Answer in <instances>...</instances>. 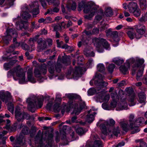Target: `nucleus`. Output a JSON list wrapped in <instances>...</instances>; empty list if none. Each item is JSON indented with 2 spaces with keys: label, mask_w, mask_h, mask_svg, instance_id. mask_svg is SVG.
I'll return each mask as SVG.
<instances>
[{
  "label": "nucleus",
  "mask_w": 147,
  "mask_h": 147,
  "mask_svg": "<svg viewBox=\"0 0 147 147\" xmlns=\"http://www.w3.org/2000/svg\"><path fill=\"white\" fill-rule=\"evenodd\" d=\"M57 47L58 48H61L62 45L63 44V42L62 41H59V39L56 40Z\"/></svg>",
  "instance_id": "nucleus-63"
},
{
  "label": "nucleus",
  "mask_w": 147,
  "mask_h": 147,
  "mask_svg": "<svg viewBox=\"0 0 147 147\" xmlns=\"http://www.w3.org/2000/svg\"><path fill=\"white\" fill-rule=\"evenodd\" d=\"M115 65L114 64L111 63L109 64L106 67L108 71L110 73H112L115 67Z\"/></svg>",
  "instance_id": "nucleus-36"
},
{
  "label": "nucleus",
  "mask_w": 147,
  "mask_h": 147,
  "mask_svg": "<svg viewBox=\"0 0 147 147\" xmlns=\"http://www.w3.org/2000/svg\"><path fill=\"white\" fill-rule=\"evenodd\" d=\"M76 69L79 70L82 73V72H85L86 71L87 69L85 67H79L78 69Z\"/></svg>",
  "instance_id": "nucleus-64"
},
{
  "label": "nucleus",
  "mask_w": 147,
  "mask_h": 147,
  "mask_svg": "<svg viewBox=\"0 0 147 147\" xmlns=\"http://www.w3.org/2000/svg\"><path fill=\"white\" fill-rule=\"evenodd\" d=\"M92 42L98 52L102 53L104 51L103 47L108 50L111 49L110 45L103 38H94L92 39Z\"/></svg>",
  "instance_id": "nucleus-3"
},
{
  "label": "nucleus",
  "mask_w": 147,
  "mask_h": 147,
  "mask_svg": "<svg viewBox=\"0 0 147 147\" xmlns=\"http://www.w3.org/2000/svg\"><path fill=\"white\" fill-rule=\"evenodd\" d=\"M144 76L142 75V74H137L136 76V79L138 81L142 80L144 82Z\"/></svg>",
  "instance_id": "nucleus-55"
},
{
  "label": "nucleus",
  "mask_w": 147,
  "mask_h": 147,
  "mask_svg": "<svg viewBox=\"0 0 147 147\" xmlns=\"http://www.w3.org/2000/svg\"><path fill=\"white\" fill-rule=\"evenodd\" d=\"M94 138L96 139L94 141V147H101V142L99 140L98 138V136L97 135H96L94 136Z\"/></svg>",
  "instance_id": "nucleus-33"
},
{
  "label": "nucleus",
  "mask_w": 147,
  "mask_h": 147,
  "mask_svg": "<svg viewBox=\"0 0 147 147\" xmlns=\"http://www.w3.org/2000/svg\"><path fill=\"white\" fill-rule=\"evenodd\" d=\"M32 5H30V7L31 8H32L33 7H35V8H34L33 10L32 11V12L33 14V16H36L38 14L39 12V11L38 9V2L35 1L33 3H32Z\"/></svg>",
  "instance_id": "nucleus-25"
},
{
  "label": "nucleus",
  "mask_w": 147,
  "mask_h": 147,
  "mask_svg": "<svg viewBox=\"0 0 147 147\" xmlns=\"http://www.w3.org/2000/svg\"><path fill=\"white\" fill-rule=\"evenodd\" d=\"M104 76L102 74H96L95 77L93 80H94L95 84L100 87H103L106 86L108 84L107 82L103 81Z\"/></svg>",
  "instance_id": "nucleus-6"
},
{
  "label": "nucleus",
  "mask_w": 147,
  "mask_h": 147,
  "mask_svg": "<svg viewBox=\"0 0 147 147\" xmlns=\"http://www.w3.org/2000/svg\"><path fill=\"white\" fill-rule=\"evenodd\" d=\"M21 46L24 50L29 51L30 52L32 51V49L30 50L29 46L24 42H23L21 43Z\"/></svg>",
  "instance_id": "nucleus-43"
},
{
  "label": "nucleus",
  "mask_w": 147,
  "mask_h": 147,
  "mask_svg": "<svg viewBox=\"0 0 147 147\" xmlns=\"http://www.w3.org/2000/svg\"><path fill=\"white\" fill-rule=\"evenodd\" d=\"M76 132L79 135H82L84 134L86 131L82 128L79 127L76 130Z\"/></svg>",
  "instance_id": "nucleus-48"
},
{
  "label": "nucleus",
  "mask_w": 147,
  "mask_h": 147,
  "mask_svg": "<svg viewBox=\"0 0 147 147\" xmlns=\"http://www.w3.org/2000/svg\"><path fill=\"white\" fill-rule=\"evenodd\" d=\"M122 94L123 96L121 98V102L118 105L116 109L117 111H120L123 109H127V105L125 101L126 100L124 94V92L122 90H120L119 91V95Z\"/></svg>",
  "instance_id": "nucleus-7"
},
{
  "label": "nucleus",
  "mask_w": 147,
  "mask_h": 147,
  "mask_svg": "<svg viewBox=\"0 0 147 147\" xmlns=\"http://www.w3.org/2000/svg\"><path fill=\"white\" fill-rule=\"evenodd\" d=\"M23 69L22 68L20 65H18L13 69L9 71L10 74H14V73H18L23 71Z\"/></svg>",
  "instance_id": "nucleus-28"
},
{
  "label": "nucleus",
  "mask_w": 147,
  "mask_h": 147,
  "mask_svg": "<svg viewBox=\"0 0 147 147\" xmlns=\"http://www.w3.org/2000/svg\"><path fill=\"white\" fill-rule=\"evenodd\" d=\"M120 124L123 129L125 131L131 129L134 130V128L133 127H131L130 124H128V121L125 119L121 120Z\"/></svg>",
  "instance_id": "nucleus-14"
},
{
  "label": "nucleus",
  "mask_w": 147,
  "mask_h": 147,
  "mask_svg": "<svg viewBox=\"0 0 147 147\" xmlns=\"http://www.w3.org/2000/svg\"><path fill=\"white\" fill-rule=\"evenodd\" d=\"M97 70L100 73H104L105 70L104 65L102 63H99L97 66Z\"/></svg>",
  "instance_id": "nucleus-34"
},
{
  "label": "nucleus",
  "mask_w": 147,
  "mask_h": 147,
  "mask_svg": "<svg viewBox=\"0 0 147 147\" xmlns=\"http://www.w3.org/2000/svg\"><path fill=\"white\" fill-rule=\"evenodd\" d=\"M3 66L4 69L6 70H9L11 67L9 62L4 63Z\"/></svg>",
  "instance_id": "nucleus-62"
},
{
  "label": "nucleus",
  "mask_w": 147,
  "mask_h": 147,
  "mask_svg": "<svg viewBox=\"0 0 147 147\" xmlns=\"http://www.w3.org/2000/svg\"><path fill=\"white\" fill-rule=\"evenodd\" d=\"M88 94L89 95H92L94 94L96 92V90L94 88H90L88 91Z\"/></svg>",
  "instance_id": "nucleus-56"
},
{
  "label": "nucleus",
  "mask_w": 147,
  "mask_h": 147,
  "mask_svg": "<svg viewBox=\"0 0 147 147\" xmlns=\"http://www.w3.org/2000/svg\"><path fill=\"white\" fill-rule=\"evenodd\" d=\"M49 74V77L50 79H52L54 78H56L57 79L59 80H62L64 78L63 74Z\"/></svg>",
  "instance_id": "nucleus-32"
},
{
  "label": "nucleus",
  "mask_w": 147,
  "mask_h": 147,
  "mask_svg": "<svg viewBox=\"0 0 147 147\" xmlns=\"http://www.w3.org/2000/svg\"><path fill=\"white\" fill-rule=\"evenodd\" d=\"M136 31L137 32V35H136V39H139L142 37V35L145 32V26L141 24H139L135 26Z\"/></svg>",
  "instance_id": "nucleus-11"
},
{
  "label": "nucleus",
  "mask_w": 147,
  "mask_h": 147,
  "mask_svg": "<svg viewBox=\"0 0 147 147\" xmlns=\"http://www.w3.org/2000/svg\"><path fill=\"white\" fill-rule=\"evenodd\" d=\"M59 9L57 7H55L53 9H50L48 10L47 12L45 13V15H46L47 13H49L50 14H53V12H58L59 11Z\"/></svg>",
  "instance_id": "nucleus-39"
},
{
  "label": "nucleus",
  "mask_w": 147,
  "mask_h": 147,
  "mask_svg": "<svg viewBox=\"0 0 147 147\" xmlns=\"http://www.w3.org/2000/svg\"><path fill=\"white\" fill-rule=\"evenodd\" d=\"M18 37L17 32L14 28H8L6 30L5 35L3 38L4 42L8 45L11 40V37H13V43L17 42L16 37Z\"/></svg>",
  "instance_id": "nucleus-4"
},
{
  "label": "nucleus",
  "mask_w": 147,
  "mask_h": 147,
  "mask_svg": "<svg viewBox=\"0 0 147 147\" xmlns=\"http://www.w3.org/2000/svg\"><path fill=\"white\" fill-rule=\"evenodd\" d=\"M134 115L133 114H130L129 117V121L131 127H133L134 128V130H133L131 132V134H134L140 131V129L138 127H136L135 125L136 120L134 119Z\"/></svg>",
  "instance_id": "nucleus-10"
},
{
  "label": "nucleus",
  "mask_w": 147,
  "mask_h": 147,
  "mask_svg": "<svg viewBox=\"0 0 147 147\" xmlns=\"http://www.w3.org/2000/svg\"><path fill=\"white\" fill-rule=\"evenodd\" d=\"M79 98V102L74 104V109L73 113L75 115H78L81 112L82 109L84 108L85 106V102L82 101L80 96H78Z\"/></svg>",
  "instance_id": "nucleus-5"
},
{
  "label": "nucleus",
  "mask_w": 147,
  "mask_h": 147,
  "mask_svg": "<svg viewBox=\"0 0 147 147\" xmlns=\"http://www.w3.org/2000/svg\"><path fill=\"white\" fill-rule=\"evenodd\" d=\"M61 57L59 56L58 57L57 63L55 65V69L58 72L61 70L62 66L60 64V61L61 60Z\"/></svg>",
  "instance_id": "nucleus-35"
},
{
  "label": "nucleus",
  "mask_w": 147,
  "mask_h": 147,
  "mask_svg": "<svg viewBox=\"0 0 147 147\" xmlns=\"http://www.w3.org/2000/svg\"><path fill=\"white\" fill-rule=\"evenodd\" d=\"M140 5L141 7H146V0H139Z\"/></svg>",
  "instance_id": "nucleus-58"
},
{
  "label": "nucleus",
  "mask_w": 147,
  "mask_h": 147,
  "mask_svg": "<svg viewBox=\"0 0 147 147\" xmlns=\"http://www.w3.org/2000/svg\"><path fill=\"white\" fill-rule=\"evenodd\" d=\"M105 32L107 35H111V37L113 38L115 42H117L119 41V39L117 32L116 31L112 32L110 31V29H109L108 30H106Z\"/></svg>",
  "instance_id": "nucleus-17"
},
{
  "label": "nucleus",
  "mask_w": 147,
  "mask_h": 147,
  "mask_svg": "<svg viewBox=\"0 0 147 147\" xmlns=\"http://www.w3.org/2000/svg\"><path fill=\"white\" fill-rule=\"evenodd\" d=\"M111 98H112L113 100H119V97L117 95V94L116 92L112 93L111 94Z\"/></svg>",
  "instance_id": "nucleus-50"
},
{
  "label": "nucleus",
  "mask_w": 147,
  "mask_h": 147,
  "mask_svg": "<svg viewBox=\"0 0 147 147\" xmlns=\"http://www.w3.org/2000/svg\"><path fill=\"white\" fill-rule=\"evenodd\" d=\"M113 62L117 65H120L124 62L123 60L119 57L114 58L113 59Z\"/></svg>",
  "instance_id": "nucleus-37"
},
{
  "label": "nucleus",
  "mask_w": 147,
  "mask_h": 147,
  "mask_svg": "<svg viewBox=\"0 0 147 147\" xmlns=\"http://www.w3.org/2000/svg\"><path fill=\"white\" fill-rule=\"evenodd\" d=\"M95 5L94 3H91L89 5H86L84 1H82L79 3L78 10L81 11L83 8H84V12L85 13H88L90 11L92 5Z\"/></svg>",
  "instance_id": "nucleus-9"
},
{
  "label": "nucleus",
  "mask_w": 147,
  "mask_h": 147,
  "mask_svg": "<svg viewBox=\"0 0 147 147\" xmlns=\"http://www.w3.org/2000/svg\"><path fill=\"white\" fill-rule=\"evenodd\" d=\"M92 111L91 109L88 112V113L86 115V121L88 123H91L94 120V115H95L96 113L95 112H93L92 114H90V113Z\"/></svg>",
  "instance_id": "nucleus-24"
},
{
  "label": "nucleus",
  "mask_w": 147,
  "mask_h": 147,
  "mask_svg": "<svg viewBox=\"0 0 147 147\" xmlns=\"http://www.w3.org/2000/svg\"><path fill=\"white\" fill-rule=\"evenodd\" d=\"M61 140H62L63 142H65L63 144V145H66L68 144V142H69L68 141L67 138L66 137L65 133V132L63 134Z\"/></svg>",
  "instance_id": "nucleus-46"
},
{
  "label": "nucleus",
  "mask_w": 147,
  "mask_h": 147,
  "mask_svg": "<svg viewBox=\"0 0 147 147\" xmlns=\"http://www.w3.org/2000/svg\"><path fill=\"white\" fill-rule=\"evenodd\" d=\"M114 135L116 136H118V134L120 133L119 128L117 127L116 128H115L112 131Z\"/></svg>",
  "instance_id": "nucleus-57"
},
{
  "label": "nucleus",
  "mask_w": 147,
  "mask_h": 147,
  "mask_svg": "<svg viewBox=\"0 0 147 147\" xmlns=\"http://www.w3.org/2000/svg\"><path fill=\"white\" fill-rule=\"evenodd\" d=\"M31 16L30 14L26 11H24L22 14V17L24 19L27 20Z\"/></svg>",
  "instance_id": "nucleus-45"
},
{
  "label": "nucleus",
  "mask_w": 147,
  "mask_h": 147,
  "mask_svg": "<svg viewBox=\"0 0 147 147\" xmlns=\"http://www.w3.org/2000/svg\"><path fill=\"white\" fill-rule=\"evenodd\" d=\"M43 97L37 98L33 96L28 98L26 100L28 103V110L32 112H34L36 108H41L43 105Z\"/></svg>",
  "instance_id": "nucleus-2"
},
{
  "label": "nucleus",
  "mask_w": 147,
  "mask_h": 147,
  "mask_svg": "<svg viewBox=\"0 0 147 147\" xmlns=\"http://www.w3.org/2000/svg\"><path fill=\"white\" fill-rule=\"evenodd\" d=\"M98 7L99 6L98 5H92L91 9H90V11L88 13H90V14L88 15H84V17L86 19H90L94 16L95 13Z\"/></svg>",
  "instance_id": "nucleus-18"
},
{
  "label": "nucleus",
  "mask_w": 147,
  "mask_h": 147,
  "mask_svg": "<svg viewBox=\"0 0 147 147\" xmlns=\"http://www.w3.org/2000/svg\"><path fill=\"white\" fill-rule=\"evenodd\" d=\"M49 5H51L53 3L54 5L58 6L59 4V2L58 0H46Z\"/></svg>",
  "instance_id": "nucleus-41"
},
{
  "label": "nucleus",
  "mask_w": 147,
  "mask_h": 147,
  "mask_svg": "<svg viewBox=\"0 0 147 147\" xmlns=\"http://www.w3.org/2000/svg\"><path fill=\"white\" fill-rule=\"evenodd\" d=\"M53 135L52 133L49 134L46 140L47 144L45 146V147H52L53 140Z\"/></svg>",
  "instance_id": "nucleus-21"
},
{
  "label": "nucleus",
  "mask_w": 147,
  "mask_h": 147,
  "mask_svg": "<svg viewBox=\"0 0 147 147\" xmlns=\"http://www.w3.org/2000/svg\"><path fill=\"white\" fill-rule=\"evenodd\" d=\"M36 144H39L40 146L43 145V140L42 134L40 130H39L34 139Z\"/></svg>",
  "instance_id": "nucleus-20"
},
{
  "label": "nucleus",
  "mask_w": 147,
  "mask_h": 147,
  "mask_svg": "<svg viewBox=\"0 0 147 147\" xmlns=\"http://www.w3.org/2000/svg\"><path fill=\"white\" fill-rule=\"evenodd\" d=\"M19 127L20 129L22 128L21 131V134H23L24 135H27L28 133L29 129L26 126L23 125L22 124H20L19 125Z\"/></svg>",
  "instance_id": "nucleus-31"
},
{
  "label": "nucleus",
  "mask_w": 147,
  "mask_h": 147,
  "mask_svg": "<svg viewBox=\"0 0 147 147\" xmlns=\"http://www.w3.org/2000/svg\"><path fill=\"white\" fill-rule=\"evenodd\" d=\"M97 126H99L102 133L105 135H107V130L109 132L111 131L110 130V127H109L108 123L107 121H105L104 123L100 124V122H98L96 124Z\"/></svg>",
  "instance_id": "nucleus-13"
},
{
  "label": "nucleus",
  "mask_w": 147,
  "mask_h": 147,
  "mask_svg": "<svg viewBox=\"0 0 147 147\" xmlns=\"http://www.w3.org/2000/svg\"><path fill=\"white\" fill-rule=\"evenodd\" d=\"M84 53L87 57H94L95 54L92 51L90 52L86 49H85L84 51Z\"/></svg>",
  "instance_id": "nucleus-44"
},
{
  "label": "nucleus",
  "mask_w": 147,
  "mask_h": 147,
  "mask_svg": "<svg viewBox=\"0 0 147 147\" xmlns=\"http://www.w3.org/2000/svg\"><path fill=\"white\" fill-rule=\"evenodd\" d=\"M28 79L29 81L32 83H34L36 82V80L34 79L32 74H28Z\"/></svg>",
  "instance_id": "nucleus-49"
},
{
  "label": "nucleus",
  "mask_w": 147,
  "mask_h": 147,
  "mask_svg": "<svg viewBox=\"0 0 147 147\" xmlns=\"http://www.w3.org/2000/svg\"><path fill=\"white\" fill-rule=\"evenodd\" d=\"M128 8L130 12H133L134 10L138 8V6L136 3L131 2L128 5Z\"/></svg>",
  "instance_id": "nucleus-27"
},
{
  "label": "nucleus",
  "mask_w": 147,
  "mask_h": 147,
  "mask_svg": "<svg viewBox=\"0 0 147 147\" xmlns=\"http://www.w3.org/2000/svg\"><path fill=\"white\" fill-rule=\"evenodd\" d=\"M131 13H133L135 17H138L139 16L140 14L141 11L140 9L137 8V9L134 10V12H131Z\"/></svg>",
  "instance_id": "nucleus-52"
},
{
  "label": "nucleus",
  "mask_w": 147,
  "mask_h": 147,
  "mask_svg": "<svg viewBox=\"0 0 147 147\" xmlns=\"http://www.w3.org/2000/svg\"><path fill=\"white\" fill-rule=\"evenodd\" d=\"M93 65L94 61L93 59L92 58L89 59L88 62L86 64V67L88 68H90Z\"/></svg>",
  "instance_id": "nucleus-47"
},
{
  "label": "nucleus",
  "mask_w": 147,
  "mask_h": 147,
  "mask_svg": "<svg viewBox=\"0 0 147 147\" xmlns=\"http://www.w3.org/2000/svg\"><path fill=\"white\" fill-rule=\"evenodd\" d=\"M18 107L16 108L15 110V117L18 121H22L24 119V112H21Z\"/></svg>",
  "instance_id": "nucleus-19"
},
{
  "label": "nucleus",
  "mask_w": 147,
  "mask_h": 147,
  "mask_svg": "<svg viewBox=\"0 0 147 147\" xmlns=\"http://www.w3.org/2000/svg\"><path fill=\"white\" fill-rule=\"evenodd\" d=\"M11 94L9 92L7 91L5 92L3 90L0 91V98L3 101H5V103H7V100L11 99Z\"/></svg>",
  "instance_id": "nucleus-16"
},
{
  "label": "nucleus",
  "mask_w": 147,
  "mask_h": 147,
  "mask_svg": "<svg viewBox=\"0 0 147 147\" xmlns=\"http://www.w3.org/2000/svg\"><path fill=\"white\" fill-rule=\"evenodd\" d=\"M144 121V118L140 117L136 119L135 125L136 127H138V125H140V123H142Z\"/></svg>",
  "instance_id": "nucleus-42"
},
{
  "label": "nucleus",
  "mask_w": 147,
  "mask_h": 147,
  "mask_svg": "<svg viewBox=\"0 0 147 147\" xmlns=\"http://www.w3.org/2000/svg\"><path fill=\"white\" fill-rule=\"evenodd\" d=\"M22 141V139L20 136L17 138L16 140L15 143L13 144L14 147H19L17 145L21 144Z\"/></svg>",
  "instance_id": "nucleus-40"
},
{
  "label": "nucleus",
  "mask_w": 147,
  "mask_h": 147,
  "mask_svg": "<svg viewBox=\"0 0 147 147\" xmlns=\"http://www.w3.org/2000/svg\"><path fill=\"white\" fill-rule=\"evenodd\" d=\"M20 19V17L18 16L17 18H14L13 19V21H16V28L18 30H20L23 28L26 29L28 26V23L27 21H23L21 20L19 22Z\"/></svg>",
  "instance_id": "nucleus-8"
},
{
  "label": "nucleus",
  "mask_w": 147,
  "mask_h": 147,
  "mask_svg": "<svg viewBox=\"0 0 147 147\" xmlns=\"http://www.w3.org/2000/svg\"><path fill=\"white\" fill-rule=\"evenodd\" d=\"M41 74H35V76L37 78V80L40 82H42L43 81L44 78L42 76Z\"/></svg>",
  "instance_id": "nucleus-60"
},
{
  "label": "nucleus",
  "mask_w": 147,
  "mask_h": 147,
  "mask_svg": "<svg viewBox=\"0 0 147 147\" xmlns=\"http://www.w3.org/2000/svg\"><path fill=\"white\" fill-rule=\"evenodd\" d=\"M81 41L78 42V45L79 47H80L82 45L85 47L87 46L89 43V40L87 38H85L84 36L82 35L81 38Z\"/></svg>",
  "instance_id": "nucleus-22"
},
{
  "label": "nucleus",
  "mask_w": 147,
  "mask_h": 147,
  "mask_svg": "<svg viewBox=\"0 0 147 147\" xmlns=\"http://www.w3.org/2000/svg\"><path fill=\"white\" fill-rule=\"evenodd\" d=\"M135 98V95L133 93L129 96L128 99L129 101V105L130 106H133L135 104L134 101Z\"/></svg>",
  "instance_id": "nucleus-29"
},
{
  "label": "nucleus",
  "mask_w": 147,
  "mask_h": 147,
  "mask_svg": "<svg viewBox=\"0 0 147 147\" xmlns=\"http://www.w3.org/2000/svg\"><path fill=\"white\" fill-rule=\"evenodd\" d=\"M60 104L58 103H55V104L53 109L55 112H59L61 109V107L60 106Z\"/></svg>",
  "instance_id": "nucleus-51"
},
{
  "label": "nucleus",
  "mask_w": 147,
  "mask_h": 147,
  "mask_svg": "<svg viewBox=\"0 0 147 147\" xmlns=\"http://www.w3.org/2000/svg\"><path fill=\"white\" fill-rule=\"evenodd\" d=\"M37 42L38 45L37 50L38 52L44 50L47 48L46 41L42 38L39 39L38 40Z\"/></svg>",
  "instance_id": "nucleus-15"
},
{
  "label": "nucleus",
  "mask_w": 147,
  "mask_h": 147,
  "mask_svg": "<svg viewBox=\"0 0 147 147\" xmlns=\"http://www.w3.org/2000/svg\"><path fill=\"white\" fill-rule=\"evenodd\" d=\"M127 34L131 39H133L134 38H136V35H137V34L136 33L135 29L133 28H131L128 29Z\"/></svg>",
  "instance_id": "nucleus-23"
},
{
  "label": "nucleus",
  "mask_w": 147,
  "mask_h": 147,
  "mask_svg": "<svg viewBox=\"0 0 147 147\" xmlns=\"http://www.w3.org/2000/svg\"><path fill=\"white\" fill-rule=\"evenodd\" d=\"M69 61V59L67 58V56H63L61 58V62L63 64L67 65V63Z\"/></svg>",
  "instance_id": "nucleus-54"
},
{
  "label": "nucleus",
  "mask_w": 147,
  "mask_h": 147,
  "mask_svg": "<svg viewBox=\"0 0 147 147\" xmlns=\"http://www.w3.org/2000/svg\"><path fill=\"white\" fill-rule=\"evenodd\" d=\"M140 102L143 104V105L145 104L146 97L145 94L144 92H140L138 94Z\"/></svg>",
  "instance_id": "nucleus-30"
},
{
  "label": "nucleus",
  "mask_w": 147,
  "mask_h": 147,
  "mask_svg": "<svg viewBox=\"0 0 147 147\" xmlns=\"http://www.w3.org/2000/svg\"><path fill=\"white\" fill-rule=\"evenodd\" d=\"M8 110L13 113V112L14 108L13 105L11 103H9L7 106Z\"/></svg>",
  "instance_id": "nucleus-53"
},
{
  "label": "nucleus",
  "mask_w": 147,
  "mask_h": 147,
  "mask_svg": "<svg viewBox=\"0 0 147 147\" xmlns=\"http://www.w3.org/2000/svg\"><path fill=\"white\" fill-rule=\"evenodd\" d=\"M36 41L35 38H30L29 40V44L32 47L33 46V44L34 42Z\"/></svg>",
  "instance_id": "nucleus-59"
},
{
  "label": "nucleus",
  "mask_w": 147,
  "mask_h": 147,
  "mask_svg": "<svg viewBox=\"0 0 147 147\" xmlns=\"http://www.w3.org/2000/svg\"><path fill=\"white\" fill-rule=\"evenodd\" d=\"M25 75V74H8L7 77L11 78L12 76L14 80H17L18 79L19 80V83L23 84L26 82Z\"/></svg>",
  "instance_id": "nucleus-12"
},
{
  "label": "nucleus",
  "mask_w": 147,
  "mask_h": 147,
  "mask_svg": "<svg viewBox=\"0 0 147 147\" xmlns=\"http://www.w3.org/2000/svg\"><path fill=\"white\" fill-rule=\"evenodd\" d=\"M96 97L100 101L107 102L109 100L110 95L109 94H107L104 96L103 94L101 93L97 95Z\"/></svg>",
  "instance_id": "nucleus-26"
},
{
  "label": "nucleus",
  "mask_w": 147,
  "mask_h": 147,
  "mask_svg": "<svg viewBox=\"0 0 147 147\" xmlns=\"http://www.w3.org/2000/svg\"><path fill=\"white\" fill-rule=\"evenodd\" d=\"M63 108L61 110V112L63 114L64 113L65 111L66 110L67 111H68L69 110V109L67 108L66 104L64 103L63 105Z\"/></svg>",
  "instance_id": "nucleus-61"
},
{
  "label": "nucleus",
  "mask_w": 147,
  "mask_h": 147,
  "mask_svg": "<svg viewBox=\"0 0 147 147\" xmlns=\"http://www.w3.org/2000/svg\"><path fill=\"white\" fill-rule=\"evenodd\" d=\"M105 14L107 17H110L113 15L112 10L110 7L105 9Z\"/></svg>",
  "instance_id": "nucleus-38"
},
{
  "label": "nucleus",
  "mask_w": 147,
  "mask_h": 147,
  "mask_svg": "<svg viewBox=\"0 0 147 147\" xmlns=\"http://www.w3.org/2000/svg\"><path fill=\"white\" fill-rule=\"evenodd\" d=\"M135 62V63L132 66V73L134 74L138 71V74H142L143 73V67L142 65L144 62V59L137 57L135 59L132 58L127 60L124 65H121L119 67L120 70L122 73L127 71L129 68L131 63Z\"/></svg>",
  "instance_id": "nucleus-1"
}]
</instances>
